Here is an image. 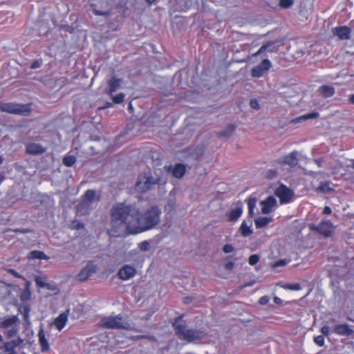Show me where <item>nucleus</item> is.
Here are the masks:
<instances>
[{
    "label": "nucleus",
    "instance_id": "nucleus-1",
    "mask_svg": "<svg viewBox=\"0 0 354 354\" xmlns=\"http://www.w3.org/2000/svg\"><path fill=\"white\" fill-rule=\"evenodd\" d=\"M160 210L152 207L143 214H140L133 205L120 203L111 209V228L109 234L112 236H120L130 232L139 233L148 230L160 222Z\"/></svg>",
    "mask_w": 354,
    "mask_h": 354
},
{
    "label": "nucleus",
    "instance_id": "nucleus-2",
    "mask_svg": "<svg viewBox=\"0 0 354 354\" xmlns=\"http://www.w3.org/2000/svg\"><path fill=\"white\" fill-rule=\"evenodd\" d=\"M180 320L181 317H179L176 318L174 323L176 334L180 339L186 340L188 342H193L202 339L206 335L205 330L196 328H187L185 324L181 323Z\"/></svg>",
    "mask_w": 354,
    "mask_h": 354
},
{
    "label": "nucleus",
    "instance_id": "nucleus-3",
    "mask_svg": "<svg viewBox=\"0 0 354 354\" xmlns=\"http://www.w3.org/2000/svg\"><path fill=\"white\" fill-rule=\"evenodd\" d=\"M101 325L104 328L111 329L127 330L130 328V324L124 319L121 315L104 317L101 321Z\"/></svg>",
    "mask_w": 354,
    "mask_h": 354
},
{
    "label": "nucleus",
    "instance_id": "nucleus-4",
    "mask_svg": "<svg viewBox=\"0 0 354 354\" xmlns=\"http://www.w3.org/2000/svg\"><path fill=\"white\" fill-rule=\"evenodd\" d=\"M310 229L317 231L325 237H329L332 236L335 227L330 221H324L317 225H311Z\"/></svg>",
    "mask_w": 354,
    "mask_h": 354
},
{
    "label": "nucleus",
    "instance_id": "nucleus-5",
    "mask_svg": "<svg viewBox=\"0 0 354 354\" xmlns=\"http://www.w3.org/2000/svg\"><path fill=\"white\" fill-rule=\"evenodd\" d=\"M3 111L15 114H25L29 112L30 106L28 104H15L12 103H4L1 105Z\"/></svg>",
    "mask_w": 354,
    "mask_h": 354
},
{
    "label": "nucleus",
    "instance_id": "nucleus-6",
    "mask_svg": "<svg viewBox=\"0 0 354 354\" xmlns=\"http://www.w3.org/2000/svg\"><path fill=\"white\" fill-rule=\"evenodd\" d=\"M155 183V181L149 175L145 174L139 176L136 187L138 191L144 192L148 190L150 187Z\"/></svg>",
    "mask_w": 354,
    "mask_h": 354
},
{
    "label": "nucleus",
    "instance_id": "nucleus-7",
    "mask_svg": "<svg viewBox=\"0 0 354 354\" xmlns=\"http://www.w3.org/2000/svg\"><path fill=\"white\" fill-rule=\"evenodd\" d=\"M276 195L279 198L281 203H289L293 197V192L285 185H280L275 192Z\"/></svg>",
    "mask_w": 354,
    "mask_h": 354
},
{
    "label": "nucleus",
    "instance_id": "nucleus-8",
    "mask_svg": "<svg viewBox=\"0 0 354 354\" xmlns=\"http://www.w3.org/2000/svg\"><path fill=\"white\" fill-rule=\"evenodd\" d=\"M136 274V269L129 265L123 266L118 272V277L120 279L127 281L132 279Z\"/></svg>",
    "mask_w": 354,
    "mask_h": 354
},
{
    "label": "nucleus",
    "instance_id": "nucleus-9",
    "mask_svg": "<svg viewBox=\"0 0 354 354\" xmlns=\"http://www.w3.org/2000/svg\"><path fill=\"white\" fill-rule=\"evenodd\" d=\"M271 67V62L268 59H264L261 64L254 67L252 70V75L255 77L263 76Z\"/></svg>",
    "mask_w": 354,
    "mask_h": 354
},
{
    "label": "nucleus",
    "instance_id": "nucleus-10",
    "mask_svg": "<svg viewBox=\"0 0 354 354\" xmlns=\"http://www.w3.org/2000/svg\"><path fill=\"white\" fill-rule=\"evenodd\" d=\"M46 148L36 142H28L26 144V152L30 155H40L46 151Z\"/></svg>",
    "mask_w": 354,
    "mask_h": 354
},
{
    "label": "nucleus",
    "instance_id": "nucleus-11",
    "mask_svg": "<svg viewBox=\"0 0 354 354\" xmlns=\"http://www.w3.org/2000/svg\"><path fill=\"white\" fill-rule=\"evenodd\" d=\"M94 272H95V266L92 262H88L79 273L78 279L80 281H84Z\"/></svg>",
    "mask_w": 354,
    "mask_h": 354
},
{
    "label": "nucleus",
    "instance_id": "nucleus-12",
    "mask_svg": "<svg viewBox=\"0 0 354 354\" xmlns=\"http://www.w3.org/2000/svg\"><path fill=\"white\" fill-rule=\"evenodd\" d=\"M351 28L344 26L333 28V33L341 40L349 39L351 36Z\"/></svg>",
    "mask_w": 354,
    "mask_h": 354
},
{
    "label": "nucleus",
    "instance_id": "nucleus-13",
    "mask_svg": "<svg viewBox=\"0 0 354 354\" xmlns=\"http://www.w3.org/2000/svg\"><path fill=\"white\" fill-rule=\"evenodd\" d=\"M19 319L17 316L13 315L6 318L4 320L0 322V328H4L6 330L12 328L15 326H19Z\"/></svg>",
    "mask_w": 354,
    "mask_h": 354
},
{
    "label": "nucleus",
    "instance_id": "nucleus-14",
    "mask_svg": "<svg viewBox=\"0 0 354 354\" xmlns=\"http://www.w3.org/2000/svg\"><path fill=\"white\" fill-rule=\"evenodd\" d=\"M99 201L100 198L96 196L95 192L92 189H88L84 193L82 205L88 206L94 202H97Z\"/></svg>",
    "mask_w": 354,
    "mask_h": 354
},
{
    "label": "nucleus",
    "instance_id": "nucleus-15",
    "mask_svg": "<svg viewBox=\"0 0 354 354\" xmlns=\"http://www.w3.org/2000/svg\"><path fill=\"white\" fill-rule=\"evenodd\" d=\"M333 332L339 335L349 336L353 333V329L348 324H337L333 328Z\"/></svg>",
    "mask_w": 354,
    "mask_h": 354
},
{
    "label": "nucleus",
    "instance_id": "nucleus-16",
    "mask_svg": "<svg viewBox=\"0 0 354 354\" xmlns=\"http://www.w3.org/2000/svg\"><path fill=\"white\" fill-rule=\"evenodd\" d=\"M276 199L272 196H270L266 200L261 201V205L262 213H270L272 211V207L276 205Z\"/></svg>",
    "mask_w": 354,
    "mask_h": 354
},
{
    "label": "nucleus",
    "instance_id": "nucleus-17",
    "mask_svg": "<svg viewBox=\"0 0 354 354\" xmlns=\"http://www.w3.org/2000/svg\"><path fill=\"white\" fill-rule=\"evenodd\" d=\"M167 171H171L173 176L176 178H182L185 173V167L183 164H177L175 165L174 168L171 166L165 167Z\"/></svg>",
    "mask_w": 354,
    "mask_h": 354
},
{
    "label": "nucleus",
    "instance_id": "nucleus-18",
    "mask_svg": "<svg viewBox=\"0 0 354 354\" xmlns=\"http://www.w3.org/2000/svg\"><path fill=\"white\" fill-rule=\"evenodd\" d=\"M38 341L41 346V352L44 353L49 351L50 346L48 344V341L46 337L44 330L43 328H41L38 332Z\"/></svg>",
    "mask_w": 354,
    "mask_h": 354
},
{
    "label": "nucleus",
    "instance_id": "nucleus-19",
    "mask_svg": "<svg viewBox=\"0 0 354 354\" xmlns=\"http://www.w3.org/2000/svg\"><path fill=\"white\" fill-rule=\"evenodd\" d=\"M24 340L18 337L16 340L6 342L1 347V350L5 353L15 352V349L17 346L23 343Z\"/></svg>",
    "mask_w": 354,
    "mask_h": 354
},
{
    "label": "nucleus",
    "instance_id": "nucleus-20",
    "mask_svg": "<svg viewBox=\"0 0 354 354\" xmlns=\"http://www.w3.org/2000/svg\"><path fill=\"white\" fill-rule=\"evenodd\" d=\"M252 225L251 220L243 221L239 227L241 234L245 237L250 236L252 233Z\"/></svg>",
    "mask_w": 354,
    "mask_h": 354
},
{
    "label": "nucleus",
    "instance_id": "nucleus-21",
    "mask_svg": "<svg viewBox=\"0 0 354 354\" xmlns=\"http://www.w3.org/2000/svg\"><path fill=\"white\" fill-rule=\"evenodd\" d=\"M121 82L122 81L120 79H118L115 77H113L109 81V88L106 91V94H108L110 96H112V94H113V93L115 92L116 90L120 86Z\"/></svg>",
    "mask_w": 354,
    "mask_h": 354
},
{
    "label": "nucleus",
    "instance_id": "nucleus-22",
    "mask_svg": "<svg viewBox=\"0 0 354 354\" xmlns=\"http://www.w3.org/2000/svg\"><path fill=\"white\" fill-rule=\"evenodd\" d=\"M298 153L297 151H292L288 154L287 156H284L283 162L285 165H288L290 167H294L297 165L298 163Z\"/></svg>",
    "mask_w": 354,
    "mask_h": 354
},
{
    "label": "nucleus",
    "instance_id": "nucleus-23",
    "mask_svg": "<svg viewBox=\"0 0 354 354\" xmlns=\"http://www.w3.org/2000/svg\"><path fill=\"white\" fill-rule=\"evenodd\" d=\"M68 310L60 314L55 320V325L56 328L61 330L66 325L67 321H68Z\"/></svg>",
    "mask_w": 354,
    "mask_h": 354
},
{
    "label": "nucleus",
    "instance_id": "nucleus-24",
    "mask_svg": "<svg viewBox=\"0 0 354 354\" xmlns=\"http://www.w3.org/2000/svg\"><path fill=\"white\" fill-rule=\"evenodd\" d=\"M277 47L274 46V42H269L263 45L261 48L254 54V56H257L265 52H275Z\"/></svg>",
    "mask_w": 354,
    "mask_h": 354
},
{
    "label": "nucleus",
    "instance_id": "nucleus-25",
    "mask_svg": "<svg viewBox=\"0 0 354 354\" xmlns=\"http://www.w3.org/2000/svg\"><path fill=\"white\" fill-rule=\"evenodd\" d=\"M272 221L270 216H260L255 219L254 223L257 228H263Z\"/></svg>",
    "mask_w": 354,
    "mask_h": 354
},
{
    "label": "nucleus",
    "instance_id": "nucleus-26",
    "mask_svg": "<svg viewBox=\"0 0 354 354\" xmlns=\"http://www.w3.org/2000/svg\"><path fill=\"white\" fill-rule=\"evenodd\" d=\"M28 259H44L48 260L50 259L49 257L46 255L44 252L39 250H32L30 251L28 254Z\"/></svg>",
    "mask_w": 354,
    "mask_h": 354
},
{
    "label": "nucleus",
    "instance_id": "nucleus-27",
    "mask_svg": "<svg viewBox=\"0 0 354 354\" xmlns=\"http://www.w3.org/2000/svg\"><path fill=\"white\" fill-rule=\"evenodd\" d=\"M319 91L322 94V95L324 97H330L333 96L335 93V89L333 86L328 85H323L322 86Z\"/></svg>",
    "mask_w": 354,
    "mask_h": 354
},
{
    "label": "nucleus",
    "instance_id": "nucleus-28",
    "mask_svg": "<svg viewBox=\"0 0 354 354\" xmlns=\"http://www.w3.org/2000/svg\"><path fill=\"white\" fill-rule=\"evenodd\" d=\"M243 212L241 207H237L231 210L229 214L228 221L231 222L236 221L241 216Z\"/></svg>",
    "mask_w": 354,
    "mask_h": 354
},
{
    "label": "nucleus",
    "instance_id": "nucleus-29",
    "mask_svg": "<svg viewBox=\"0 0 354 354\" xmlns=\"http://www.w3.org/2000/svg\"><path fill=\"white\" fill-rule=\"evenodd\" d=\"M318 116H319V113L317 112H312V113L303 115L301 116H299V117L294 119L293 122L295 123L300 122L301 121H305V120H307L308 119L317 118H318Z\"/></svg>",
    "mask_w": 354,
    "mask_h": 354
},
{
    "label": "nucleus",
    "instance_id": "nucleus-30",
    "mask_svg": "<svg viewBox=\"0 0 354 354\" xmlns=\"http://www.w3.org/2000/svg\"><path fill=\"white\" fill-rule=\"evenodd\" d=\"M257 198L254 197H249L248 199V214L250 216H253L254 215V208L256 207Z\"/></svg>",
    "mask_w": 354,
    "mask_h": 354
},
{
    "label": "nucleus",
    "instance_id": "nucleus-31",
    "mask_svg": "<svg viewBox=\"0 0 354 354\" xmlns=\"http://www.w3.org/2000/svg\"><path fill=\"white\" fill-rule=\"evenodd\" d=\"M317 190L324 193H329L333 191V189L330 187V183L326 182L322 183L317 188Z\"/></svg>",
    "mask_w": 354,
    "mask_h": 354
},
{
    "label": "nucleus",
    "instance_id": "nucleus-32",
    "mask_svg": "<svg viewBox=\"0 0 354 354\" xmlns=\"http://www.w3.org/2000/svg\"><path fill=\"white\" fill-rule=\"evenodd\" d=\"M76 162V158L73 156H66L63 159V164L67 167L73 166Z\"/></svg>",
    "mask_w": 354,
    "mask_h": 354
},
{
    "label": "nucleus",
    "instance_id": "nucleus-33",
    "mask_svg": "<svg viewBox=\"0 0 354 354\" xmlns=\"http://www.w3.org/2000/svg\"><path fill=\"white\" fill-rule=\"evenodd\" d=\"M124 94L122 93H120L115 95L112 94V96L111 97L113 100V103L115 104H120L124 101Z\"/></svg>",
    "mask_w": 354,
    "mask_h": 354
},
{
    "label": "nucleus",
    "instance_id": "nucleus-34",
    "mask_svg": "<svg viewBox=\"0 0 354 354\" xmlns=\"http://www.w3.org/2000/svg\"><path fill=\"white\" fill-rule=\"evenodd\" d=\"M18 333V326H15V327L8 329L5 331V334L8 338H11L15 336Z\"/></svg>",
    "mask_w": 354,
    "mask_h": 354
},
{
    "label": "nucleus",
    "instance_id": "nucleus-35",
    "mask_svg": "<svg viewBox=\"0 0 354 354\" xmlns=\"http://www.w3.org/2000/svg\"><path fill=\"white\" fill-rule=\"evenodd\" d=\"M294 3V0H279V6L282 8H289Z\"/></svg>",
    "mask_w": 354,
    "mask_h": 354
},
{
    "label": "nucleus",
    "instance_id": "nucleus-36",
    "mask_svg": "<svg viewBox=\"0 0 354 354\" xmlns=\"http://www.w3.org/2000/svg\"><path fill=\"white\" fill-rule=\"evenodd\" d=\"M284 288L295 291H298L301 289L299 283H287L285 285Z\"/></svg>",
    "mask_w": 354,
    "mask_h": 354
},
{
    "label": "nucleus",
    "instance_id": "nucleus-37",
    "mask_svg": "<svg viewBox=\"0 0 354 354\" xmlns=\"http://www.w3.org/2000/svg\"><path fill=\"white\" fill-rule=\"evenodd\" d=\"M35 281L37 286H38L39 287L44 288L47 286V283L45 282L44 279L39 276H36L35 278Z\"/></svg>",
    "mask_w": 354,
    "mask_h": 354
},
{
    "label": "nucleus",
    "instance_id": "nucleus-38",
    "mask_svg": "<svg viewBox=\"0 0 354 354\" xmlns=\"http://www.w3.org/2000/svg\"><path fill=\"white\" fill-rule=\"evenodd\" d=\"M30 297V292L27 286L26 290H25L20 296V298L22 301H26L29 299Z\"/></svg>",
    "mask_w": 354,
    "mask_h": 354
},
{
    "label": "nucleus",
    "instance_id": "nucleus-39",
    "mask_svg": "<svg viewBox=\"0 0 354 354\" xmlns=\"http://www.w3.org/2000/svg\"><path fill=\"white\" fill-rule=\"evenodd\" d=\"M259 261V257L257 254H252L249 257L248 262L251 266H254Z\"/></svg>",
    "mask_w": 354,
    "mask_h": 354
},
{
    "label": "nucleus",
    "instance_id": "nucleus-40",
    "mask_svg": "<svg viewBox=\"0 0 354 354\" xmlns=\"http://www.w3.org/2000/svg\"><path fill=\"white\" fill-rule=\"evenodd\" d=\"M314 342L317 346H322L324 344V337L323 335H318L315 337Z\"/></svg>",
    "mask_w": 354,
    "mask_h": 354
},
{
    "label": "nucleus",
    "instance_id": "nucleus-41",
    "mask_svg": "<svg viewBox=\"0 0 354 354\" xmlns=\"http://www.w3.org/2000/svg\"><path fill=\"white\" fill-rule=\"evenodd\" d=\"M250 106L255 110H259L260 109V106L259 102L256 99H252L250 102Z\"/></svg>",
    "mask_w": 354,
    "mask_h": 354
},
{
    "label": "nucleus",
    "instance_id": "nucleus-42",
    "mask_svg": "<svg viewBox=\"0 0 354 354\" xmlns=\"http://www.w3.org/2000/svg\"><path fill=\"white\" fill-rule=\"evenodd\" d=\"M288 263V261L285 259H281V260H279L277 261V262H275L272 267L273 268H277V267H281V266H286V264Z\"/></svg>",
    "mask_w": 354,
    "mask_h": 354
},
{
    "label": "nucleus",
    "instance_id": "nucleus-43",
    "mask_svg": "<svg viewBox=\"0 0 354 354\" xmlns=\"http://www.w3.org/2000/svg\"><path fill=\"white\" fill-rule=\"evenodd\" d=\"M149 244L147 241H142L140 243H139V248L142 250V251H147L149 249Z\"/></svg>",
    "mask_w": 354,
    "mask_h": 354
},
{
    "label": "nucleus",
    "instance_id": "nucleus-44",
    "mask_svg": "<svg viewBox=\"0 0 354 354\" xmlns=\"http://www.w3.org/2000/svg\"><path fill=\"white\" fill-rule=\"evenodd\" d=\"M42 64V61L41 59H37V60H35L31 66H30V68L32 69H35V68H39Z\"/></svg>",
    "mask_w": 354,
    "mask_h": 354
},
{
    "label": "nucleus",
    "instance_id": "nucleus-45",
    "mask_svg": "<svg viewBox=\"0 0 354 354\" xmlns=\"http://www.w3.org/2000/svg\"><path fill=\"white\" fill-rule=\"evenodd\" d=\"M223 250L225 253H230L234 251V246L231 244H225Z\"/></svg>",
    "mask_w": 354,
    "mask_h": 354
},
{
    "label": "nucleus",
    "instance_id": "nucleus-46",
    "mask_svg": "<svg viewBox=\"0 0 354 354\" xmlns=\"http://www.w3.org/2000/svg\"><path fill=\"white\" fill-rule=\"evenodd\" d=\"M270 301V297L268 296H263L259 299V304L261 305L267 304Z\"/></svg>",
    "mask_w": 354,
    "mask_h": 354
},
{
    "label": "nucleus",
    "instance_id": "nucleus-47",
    "mask_svg": "<svg viewBox=\"0 0 354 354\" xmlns=\"http://www.w3.org/2000/svg\"><path fill=\"white\" fill-rule=\"evenodd\" d=\"M234 130V127L232 125H231L230 126L227 131H223V133H221V135L223 136H230Z\"/></svg>",
    "mask_w": 354,
    "mask_h": 354
},
{
    "label": "nucleus",
    "instance_id": "nucleus-48",
    "mask_svg": "<svg viewBox=\"0 0 354 354\" xmlns=\"http://www.w3.org/2000/svg\"><path fill=\"white\" fill-rule=\"evenodd\" d=\"M174 208V204L173 203H168L165 207V211L169 212L171 211H172Z\"/></svg>",
    "mask_w": 354,
    "mask_h": 354
},
{
    "label": "nucleus",
    "instance_id": "nucleus-49",
    "mask_svg": "<svg viewBox=\"0 0 354 354\" xmlns=\"http://www.w3.org/2000/svg\"><path fill=\"white\" fill-rule=\"evenodd\" d=\"M321 332L324 335H328L330 332V328L327 326H324L321 328Z\"/></svg>",
    "mask_w": 354,
    "mask_h": 354
},
{
    "label": "nucleus",
    "instance_id": "nucleus-50",
    "mask_svg": "<svg viewBox=\"0 0 354 354\" xmlns=\"http://www.w3.org/2000/svg\"><path fill=\"white\" fill-rule=\"evenodd\" d=\"M234 262H232V261H230V262L227 263L225 265V268L226 270H232V269L234 268Z\"/></svg>",
    "mask_w": 354,
    "mask_h": 354
},
{
    "label": "nucleus",
    "instance_id": "nucleus-51",
    "mask_svg": "<svg viewBox=\"0 0 354 354\" xmlns=\"http://www.w3.org/2000/svg\"><path fill=\"white\" fill-rule=\"evenodd\" d=\"M331 209L330 207L326 206L324 209L323 213L326 214H330L331 213Z\"/></svg>",
    "mask_w": 354,
    "mask_h": 354
},
{
    "label": "nucleus",
    "instance_id": "nucleus-52",
    "mask_svg": "<svg viewBox=\"0 0 354 354\" xmlns=\"http://www.w3.org/2000/svg\"><path fill=\"white\" fill-rule=\"evenodd\" d=\"M192 301H193V297H187L185 298L184 303L188 304H190Z\"/></svg>",
    "mask_w": 354,
    "mask_h": 354
},
{
    "label": "nucleus",
    "instance_id": "nucleus-53",
    "mask_svg": "<svg viewBox=\"0 0 354 354\" xmlns=\"http://www.w3.org/2000/svg\"><path fill=\"white\" fill-rule=\"evenodd\" d=\"M113 106V103L112 102H106V105L103 107H102L101 109H106V108H109V107H111Z\"/></svg>",
    "mask_w": 354,
    "mask_h": 354
},
{
    "label": "nucleus",
    "instance_id": "nucleus-54",
    "mask_svg": "<svg viewBox=\"0 0 354 354\" xmlns=\"http://www.w3.org/2000/svg\"><path fill=\"white\" fill-rule=\"evenodd\" d=\"M94 13L96 15H104L105 13L103 12H100V11H98V10H95L94 11Z\"/></svg>",
    "mask_w": 354,
    "mask_h": 354
},
{
    "label": "nucleus",
    "instance_id": "nucleus-55",
    "mask_svg": "<svg viewBox=\"0 0 354 354\" xmlns=\"http://www.w3.org/2000/svg\"><path fill=\"white\" fill-rule=\"evenodd\" d=\"M349 102H350L351 104H354V94L351 95L349 97Z\"/></svg>",
    "mask_w": 354,
    "mask_h": 354
},
{
    "label": "nucleus",
    "instance_id": "nucleus-56",
    "mask_svg": "<svg viewBox=\"0 0 354 354\" xmlns=\"http://www.w3.org/2000/svg\"><path fill=\"white\" fill-rule=\"evenodd\" d=\"M315 162L316 163V165L318 167H321L322 166V162H321L320 160H315Z\"/></svg>",
    "mask_w": 354,
    "mask_h": 354
},
{
    "label": "nucleus",
    "instance_id": "nucleus-57",
    "mask_svg": "<svg viewBox=\"0 0 354 354\" xmlns=\"http://www.w3.org/2000/svg\"><path fill=\"white\" fill-rule=\"evenodd\" d=\"M4 179V175L3 173H0V184L3 182Z\"/></svg>",
    "mask_w": 354,
    "mask_h": 354
},
{
    "label": "nucleus",
    "instance_id": "nucleus-58",
    "mask_svg": "<svg viewBox=\"0 0 354 354\" xmlns=\"http://www.w3.org/2000/svg\"><path fill=\"white\" fill-rule=\"evenodd\" d=\"M274 300L276 304H279L281 302V299L277 297H274Z\"/></svg>",
    "mask_w": 354,
    "mask_h": 354
},
{
    "label": "nucleus",
    "instance_id": "nucleus-59",
    "mask_svg": "<svg viewBox=\"0 0 354 354\" xmlns=\"http://www.w3.org/2000/svg\"><path fill=\"white\" fill-rule=\"evenodd\" d=\"M270 172H271V175H270L271 178L276 176V175H277L276 171H270Z\"/></svg>",
    "mask_w": 354,
    "mask_h": 354
},
{
    "label": "nucleus",
    "instance_id": "nucleus-60",
    "mask_svg": "<svg viewBox=\"0 0 354 354\" xmlns=\"http://www.w3.org/2000/svg\"><path fill=\"white\" fill-rule=\"evenodd\" d=\"M146 2H147L149 4H151L153 3L156 0H145Z\"/></svg>",
    "mask_w": 354,
    "mask_h": 354
},
{
    "label": "nucleus",
    "instance_id": "nucleus-61",
    "mask_svg": "<svg viewBox=\"0 0 354 354\" xmlns=\"http://www.w3.org/2000/svg\"><path fill=\"white\" fill-rule=\"evenodd\" d=\"M3 158L2 156H0V165L3 162Z\"/></svg>",
    "mask_w": 354,
    "mask_h": 354
},
{
    "label": "nucleus",
    "instance_id": "nucleus-62",
    "mask_svg": "<svg viewBox=\"0 0 354 354\" xmlns=\"http://www.w3.org/2000/svg\"><path fill=\"white\" fill-rule=\"evenodd\" d=\"M129 109H131V110L133 109V106H132L131 103H129Z\"/></svg>",
    "mask_w": 354,
    "mask_h": 354
},
{
    "label": "nucleus",
    "instance_id": "nucleus-63",
    "mask_svg": "<svg viewBox=\"0 0 354 354\" xmlns=\"http://www.w3.org/2000/svg\"><path fill=\"white\" fill-rule=\"evenodd\" d=\"M3 340L2 335L0 334V342Z\"/></svg>",
    "mask_w": 354,
    "mask_h": 354
},
{
    "label": "nucleus",
    "instance_id": "nucleus-64",
    "mask_svg": "<svg viewBox=\"0 0 354 354\" xmlns=\"http://www.w3.org/2000/svg\"><path fill=\"white\" fill-rule=\"evenodd\" d=\"M353 167L354 168V160H353Z\"/></svg>",
    "mask_w": 354,
    "mask_h": 354
}]
</instances>
